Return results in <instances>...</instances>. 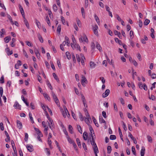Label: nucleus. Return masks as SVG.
<instances>
[{"label":"nucleus","instance_id":"052dcab7","mask_svg":"<svg viewBox=\"0 0 156 156\" xmlns=\"http://www.w3.org/2000/svg\"><path fill=\"white\" fill-rule=\"evenodd\" d=\"M100 79L101 81L104 84L105 83V80L103 77H100Z\"/></svg>","mask_w":156,"mask_h":156},{"label":"nucleus","instance_id":"a878e982","mask_svg":"<svg viewBox=\"0 0 156 156\" xmlns=\"http://www.w3.org/2000/svg\"><path fill=\"white\" fill-rule=\"evenodd\" d=\"M35 23L39 28H40L41 27V24L40 22L37 20L36 19L35 20Z\"/></svg>","mask_w":156,"mask_h":156},{"label":"nucleus","instance_id":"b1692460","mask_svg":"<svg viewBox=\"0 0 156 156\" xmlns=\"http://www.w3.org/2000/svg\"><path fill=\"white\" fill-rule=\"evenodd\" d=\"M90 65L91 68H94L96 66L95 64L92 62H90Z\"/></svg>","mask_w":156,"mask_h":156},{"label":"nucleus","instance_id":"1a4fd4ad","mask_svg":"<svg viewBox=\"0 0 156 156\" xmlns=\"http://www.w3.org/2000/svg\"><path fill=\"white\" fill-rule=\"evenodd\" d=\"M37 139L39 141L41 142H42L41 139L40 138L41 137H43V134L41 133V132H39V133H37Z\"/></svg>","mask_w":156,"mask_h":156},{"label":"nucleus","instance_id":"c756f323","mask_svg":"<svg viewBox=\"0 0 156 156\" xmlns=\"http://www.w3.org/2000/svg\"><path fill=\"white\" fill-rule=\"evenodd\" d=\"M7 17L8 18V19L9 20L11 23L12 25L14 24V22L12 20V18H11V16H10L9 15H8Z\"/></svg>","mask_w":156,"mask_h":156},{"label":"nucleus","instance_id":"f03ea898","mask_svg":"<svg viewBox=\"0 0 156 156\" xmlns=\"http://www.w3.org/2000/svg\"><path fill=\"white\" fill-rule=\"evenodd\" d=\"M138 85L139 88L141 89H144L145 90H147V88L146 84H143L141 82H139L138 83Z\"/></svg>","mask_w":156,"mask_h":156},{"label":"nucleus","instance_id":"338daca9","mask_svg":"<svg viewBox=\"0 0 156 156\" xmlns=\"http://www.w3.org/2000/svg\"><path fill=\"white\" fill-rule=\"evenodd\" d=\"M113 105L115 110L117 112L118 111V109L116 104L115 103H114Z\"/></svg>","mask_w":156,"mask_h":156},{"label":"nucleus","instance_id":"6ab92c4d","mask_svg":"<svg viewBox=\"0 0 156 156\" xmlns=\"http://www.w3.org/2000/svg\"><path fill=\"white\" fill-rule=\"evenodd\" d=\"M90 121H91V119L90 117L86 118L85 119V122L87 125H89Z\"/></svg>","mask_w":156,"mask_h":156},{"label":"nucleus","instance_id":"5701e85b","mask_svg":"<svg viewBox=\"0 0 156 156\" xmlns=\"http://www.w3.org/2000/svg\"><path fill=\"white\" fill-rule=\"evenodd\" d=\"M21 98L23 102L26 104L27 106H29V103L27 102V101L24 98L23 95L21 96Z\"/></svg>","mask_w":156,"mask_h":156},{"label":"nucleus","instance_id":"9b49d317","mask_svg":"<svg viewBox=\"0 0 156 156\" xmlns=\"http://www.w3.org/2000/svg\"><path fill=\"white\" fill-rule=\"evenodd\" d=\"M93 150L95 154H97L99 152V151L96 144H95V145H93Z\"/></svg>","mask_w":156,"mask_h":156},{"label":"nucleus","instance_id":"412c9836","mask_svg":"<svg viewBox=\"0 0 156 156\" xmlns=\"http://www.w3.org/2000/svg\"><path fill=\"white\" fill-rule=\"evenodd\" d=\"M88 136V134L87 132H84L83 133V137L84 140H87Z\"/></svg>","mask_w":156,"mask_h":156},{"label":"nucleus","instance_id":"cd10ccee","mask_svg":"<svg viewBox=\"0 0 156 156\" xmlns=\"http://www.w3.org/2000/svg\"><path fill=\"white\" fill-rule=\"evenodd\" d=\"M37 36L40 41L41 43H43V40L41 34H37Z\"/></svg>","mask_w":156,"mask_h":156},{"label":"nucleus","instance_id":"864d4df0","mask_svg":"<svg viewBox=\"0 0 156 156\" xmlns=\"http://www.w3.org/2000/svg\"><path fill=\"white\" fill-rule=\"evenodd\" d=\"M147 138L149 142H152V139L151 137L149 136H147Z\"/></svg>","mask_w":156,"mask_h":156},{"label":"nucleus","instance_id":"aec40b11","mask_svg":"<svg viewBox=\"0 0 156 156\" xmlns=\"http://www.w3.org/2000/svg\"><path fill=\"white\" fill-rule=\"evenodd\" d=\"M11 40V37L10 36H7L4 38L5 42L6 43H8Z\"/></svg>","mask_w":156,"mask_h":156},{"label":"nucleus","instance_id":"ea45409f","mask_svg":"<svg viewBox=\"0 0 156 156\" xmlns=\"http://www.w3.org/2000/svg\"><path fill=\"white\" fill-rule=\"evenodd\" d=\"M53 75L54 78L57 80V82H58L59 81V80L58 78V77L57 76L55 73H53Z\"/></svg>","mask_w":156,"mask_h":156},{"label":"nucleus","instance_id":"bf43d9fd","mask_svg":"<svg viewBox=\"0 0 156 156\" xmlns=\"http://www.w3.org/2000/svg\"><path fill=\"white\" fill-rule=\"evenodd\" d=\"M88 0H85V2L84 6L86 8L88 7Z\"/></svg>","mask_w":156,"mask_h":156},{"label":"nucleus","instance_id":"9d476101","mask_svg":"<svg viewBox=\"0 0 156 156\" xmlns=\"http://www.w3.org/2000/svg\"><path fill=\"white\" fill-rule=\"evenodd\" d=\"M5 133L7 137L5 139V141L6 142H8L10 141V140L9 136L8 134V133L6 131H5Z\"/></svg>","mask_w":156,"mask_h":156},{"label":"nucleus","instance_id":"c9c22d12","mask_svg":"<svg viewBox=\"0 0 156 156\" xmlns=\"http://www.w3.org/2000/svg\"><path fill=\"white\" fill-rule=\"evenodd\" d=\"M92 119L93 120V122H94L95 125V126H96L98 127V124L97 122V120H96V119H95V118L94 117H93Z\"/></svg>","mask_w":156,"mask_h":156},{"label":"nucleus","instance_id":"8fccbe9b","mask_svg":"<svg viewBox=\"0 0 156 156\" xmlns=\"http://www.w3.org/2000/svg\"><path fill=\"white\" fill-rule=\"evenodd\" d=\"M150 21L148 19L145 20L144 22V25H147L150 23Z\"/></svg>","mask_w":156,"mask_h":156},{"label":"nucleus","instance_id":"39448f33","mask_svg":"<svg viewBox=\"0 0 156 156\" xmlns=\"http://www.w3.org/2000/svg\"><path fill=\"white\" fill-rule=\"evenodd\" d=\"M26 147L27 150L30 152H32L34 151L33 147L31 144H27Z\"/></svg>","mask_w":156,"mask_h":156},{"label":"nucleus","instance_id":"f704fd0d","mask_svg":"<svg viewBox=\"0 0 156 156\" xmlns=\"http://www.w3.org/2000/svg\"><path fill=\"white\" fill-rule=\"evenodd\" d=\"M129 35H130V39H133L134 37L133 33V31L131 30L130 31Z\"/></svg>","mask_w":156,"mask_h":156},{"label":"nucleus","instance_id":"2f4dec72","mask_svg":"<svg viewBox=\"0 0 156 156\" xmlns=\"http://www.w3.org/2000/svg\"><path fill=\"white\" fill-rule=\"evenodd\" d=\"M76 141L77 144L79 146V147H80V148L81 147V143L80 142V140L79 139V138H77L76 139Z\"/></svg>","mask_w":156,"mask_h":156},{"label":"nucleus","instance_id":"7c9ffc66","mask_svg":"<svg viewBox=\"0 0 156 156\" xmlns=\"http://www.w3.org/2000/svg\"><path fill=\"white\" fill-rule=\"evenodd\" d=\"M29 116L30 119V121L32 123H34V121L33 120V118L32 117V115L30 112L29 114Z\"/></svg>","mask_w":156,"mask_h":156},{"label":"nucleus","instance_id":"58836bf2","mask_svg":"<svg viewBox=\"0 0 156 156\" xmlns=\"http://www.w3.org/2000/svg\"><path fill=\"white\" fill-rule=\"evenodd\" d=\"M61 29V26L60 25H59L57 28V32L59 34L60 33Z\"/></svg>","mask_w":156,"mask_h":156},{"label":"nucleus","instance_id":"20e7f679","mask_svg":"<svg viewBox=\"0 0 156 156\" xmlns=\"http://www.w3.org/2000/svg\"><path fill=\"white\" fill-rule=\"evenodd\" d=\"M94 136L92 135H91V136H90V140L91 144L92 146L95 145V144H96L95 142L94 138Z\"/></svg>","mask_w":156,"mask_h":156},{"label":"nucleus","instance_id":"72a5a7b5","mask_svg":"<svg viewBox=\"0 0 156 156\" xmlns=\"http://www.w3.org/2000/svg\"><path fill=\"white\" fill-rule=\"evenodd\" d=\"M45 151L46 153L47 154L48 156H49L50 154V152L48 148H46Z\"/></svg>","mask_w":156,"mask_h":156},{"label":"nucleus","instance_id":"680f3d73","mask_svg":"<svg viewBox=\"0 0 156 156\" xmlns=\"http://www.w3.org/2000/svg\"><path fill=\"white\" fill-rule=\"evenodd\" d=\"M139 25L140 27H141L143 26L142 22L141 20H139Z\"/></svg>","mask_w":156,"mask_h":156},{"label":"nucleus","instance_id":"603ef678","mask_svg":"<svg viewBox=\"0 0 156 156\" xmlns=\"http://www.w3.org/2000/svg\"><path fill=\"white\" fill-rule=\"evenodd\" d=\"M132 152L133 154L134 155H136V153L135 150V147H133V146L132 147Z\"/></svg>","mask_w":156,"mask_h":156},{"label":"nucleus","instance_id":"79ce46f5","mask_svg":"<svg viewBox=\"0 0 156 156\" xmlns=\"http://www.w3.org/2000/svg\"><path fill=\"white\" fill-rule=\"evenodd\" d=\"M66 55L68 59H70L71 58V57L69 52H66Z\"/></svg>","mask_w":156,"mask_h":156},{"label":"nucleus","instance_id":"49530a36","mask_svg":"<svg viewBox=\"0 0 156 156\" xmlns=\"http://www.w3.org/2000/svg\"><path fill=\"white\" fill-rule=\"evenodd\" d=\"M115 16L118 21L121 22L122 20L118 14H115Z\"/></svg>","mask_w":156,"mask_h":156},{"label":"nucleus","instance_id":"0eeeda50","mask_svg":"<svg viewBox=\"0 0 156 156\" xmlns=\"http://www.w3.org/2000/svg\"><path fill=\"white\" fill-rule=\"evenodd\" d=\"M98 28V27L97 25H95L93 27V30L94 31V34L97 35L98 36V31L97 30Z\"/></svg>","mask_w":156,"mask_h":156},{"label":"nucleus","instance_id":"f257e3e1","mask_svg":"<svg viewBox=\"0 0 156 156\" xmlns=\"http://www.w3.org/2000/svg\"><path fill=\"white\" fill-rule=\"evenodd\" d=\"M79 39L80 42H83V43H87L88 42L87 37L85 34H84L82 36H81Z\"/></svg>","mask_w":156,"mask_h":156},{"label":"nucleus","instance_id":"c85d7f7f","mask_svg":"<svg viewBox=\"0 0 156 156\" xmlns=\"http://www.w3.org/2000/svg\"><path fill=\"white\" fill-rule=\"evenodd\" d=\"M115 41L116 42L118 43L120 45H121L122 44L121 41L119 40L118 38H115Z\"/></svg>","mask_w":156,"mask_h":156},{"label":"nucleus","instance_id":"4468645a","mask_svg":"<svg viewBox=\"0 0 156 156\" xmlns=\"http://www.w3.org/2000/svg\"><path fill=\"white\" fill-rule=\"evenodd\" d=\"M5 51L8 55H10L12 54V51H10V50L8 47L6 48Z\"/></svg>","mask_w":156,"mask_h":156},{"label":"nucleus","instance_id":"ddd939ff","mask_svg":"<svg viewBox=\"0 0 156 156\" xmlns=\"http://www.w3.org/2000/svg\"><path fill=\"white\" fill-rule=\"evenodd\" d=\"M96 47L97 48L99 51L100 52L102 51V48L100 44L98 43V42H96Z\"/></svg>","mask_w":156,"mask_h":156},{"label":"nucleus","instance_id":"0e129e2a","mask_svg":"<svg viewBox=\"0 0 156 156\" xmlns=\"http://www.w3.org/2000/svg\"><path fill=\"white\" fill-rule=\"evenodd\" d=\"M23 54L24 55V56L27 58H28V56L26 52V51L24 50L23 49Z\"/></svg>","mask_w":156,"mask_h":156},{"label":"nucleus","instance_id":"bb28decb","mask_svg":"<svg viewBox=\"0 0 156 156\" xmlns=\"http://www.w3.org/2000/svg\"><path fill=\"white\" fill-rule=\"evenodd\" d=\"M68 128H69V132H70V133L71 134L73 133V128L72 126L70 125H69V127H68Z\"/></svg>","mask_w":156,"mask_h":156},{"label":"nucleus","instance_id":"a211bd4d","mask_svg":"<svg viewBox=\"0 0 156 156\" xmlns=\"http://www.w3.org/2000/svg\"><path fill=\"white\" fill-rule=\"evenodd\" d=\"M145 151V148L144 147H142L140 151V155L141 156H144V152Z\"/></svg>","mask_w":156,"mask_h":156},{"label":"nucleus","instance_id":"f3484780","mask_svg":"<svg viewBox=\"0 0 156 156\" xmlns=\"http://www.w3.org/2000/svg\"><path fill=\"white\" fill-rule=\"evenodd\" d=\"M66 42L65 41H64L63 42L62 44H61L60 45V48L61 49L62 51H64V46H65L66 44Z\"/></svg>","mask_w":156,"mask_h":156},{"label":"nucleus","instance_id":"4c0bfd02","mask_svg":"<svg viewBox=\"0 0 156 156\" xmlns=\"http://www.w3.org/2000/svg\"><path fill=\"white\" fill-rule=\"evenodd\" d=\"M77 128L78 130V131L80 133H82V130L81 127L79 125H77Z\"/></svg>","mask_w":156,"mask_h":156},{"label":"nucleus","instance_id":"de8ad7c7","mask_svg":"<svg viewBox=\"0 0 156 156\" xmlns=\"http://www.w3.org/2000/svg\"><path fill=\"white\" fill-rule=\"evenodd\" d=\"M0 82L1 83H3L4 82V77L3 76H2L0 79Z\"/></svg>","mask_w":156,"mask_h":156},{"label":"nucleus","instance_id":"393cba45","mask_svg":"<svg viewBox=\"0 0 156 156\" xmlns=\"http://www.w3.org/2000/svg\"><path fill=\"white\" fill-rule=\"evenodd\" d=\"M66 138L68 141V142L71 144H72L74 142V141L73 140L69 137V136H66Z\"/></svg>","mask_w":156,"mask_h":156},{"label":"nucleus","instance_id":"6e6d98bb","mask_svg":"<svg viewBox=\"0 0 156 156\" xmlns=\"http://www.w3.org/2000/svg\"><path fill=\"white\" fill-rule=\"evenodd\" d=\"M53 8L55 12H56L57 10V7L55 4H54L53 6Z\"/></svg>","mask_w":156,"mask_h":156},{"label":"nucleus","instance_id":"f8f14e48","mask_svg":"<svg viewBox=\"0 0 156 156\" xmlns=\"http://www.w3.org/2000/svg\"><path fill=\"white\" fill-rule=\"evenodd\" d=\"M17 125L18 128L19 129H21L22 128V125L21 122L19 120L17 121Z\"/></svg>","mask_w":156,"mask_h":156},{"label":"nucleus","instance_id":"c03bdc74","mask_svg":"<svg viewBox=\"0 0 156 156\" xmlns=\"http://www.w3.org/2000/svg\"><path fill=\"white\" fill-rule=\"evenodd\" d=\"M48 15L50 17V18H51L52 17V13L51 11V10L50 9H49L48 10Z\"/></svg>","mask_w":156,"mask_h":156},{"label":"nucleus","instance_id":"e433bc0d","mask_svg":"<svg viewBox=\"0 0 156 156\" xmlns=\"http://www.w3.org/2000/svg\"><path fill=\"white\" fill-rule=\"evenodd\" d=\"M81 13L83 17L84 18H85V11L84 9L82 7L81 8Z\"/></svg>","mask_w":156,"mask_h":156},{"label":"nucleus","instance_id":"5fc2aeb1","mask_svg":"<svg viewBox=\"0 0 156 156\" xmlns=\"http://www.w3.org/2000/svg\"><path fill=\"white\" fill-rule=\"evenodd\" d=\"M76 57L77 59V61L79 62H80L81 60V58L80 57L79 55L78 54L76 55Z\"/></svg>","mask_w":156,"mask_h":156},{"label":"nucleus","instance_id":"774afa93","mask_svg":"<svg viewBox=\"0 0 156 156\" xmlns=\"http://www.w3.org/2000/svg\"><path fill=\"white\" fill-rule=\"evenodd\" d=\"M152 79H154L156 78V74L155 73H153L151 76Z\"/></svg>","mask_w":156,"mask_h":156},{"label":"nucleus","instance_id":"473e14b6","mask_svg":"<svg viewBox=\"0 0 156 156\" xmlns=\"http://www.w3.org/2000/svg\"><path fill=\"white\" fill-rule=\"evenodd\" d=\"M24 22L25 23V24L28 28H29V25L28 23L27 20L26 19H25L24 20Z\"/></svg>","mask_w":156,"mask_h":156},{"label":"nucleus","instance_id":"6e6552de","mask_svg":"<svg viewBox=\"0 0 156 156\" xmlns=\"http://www.w3.org/2000/svg\"><path fill=\"white\" fill-rule=\"evenodd\" d=\"M13 107L16 109H18L20 110L21 109V106L20 105L19 103L17 101H16Z\"/></svg>","mask_w":156,"mask_h":156},{"label":"nucleus","instance_id":"69168bd1","mask_svg":"<svg viewBox=\"0 0 156 156\" xmlns=\"http://www.w3.org/2000/svg\"><path fill=\"white\" fill-rule=\"evenodd\" d=\"M76 48L77 50H79L80 51V46L77 44H76Z\"/></svg>","mask_w":156,"mask_h":156},{"label":"nucleus","instance_id":"4d7b16f0","mask_svg":"<svg viewBox=\"0 0 156 156\" xmlns=\"http://www.w3.org/2000/svg\"><path fill=\"white\" fill-rule=\"evenodd\" d=\"M25 138L24 139L25 140L27 141L28 140V135L27 133H25Z\"/></svg>","mask_w":156,"mask_h":156},{"label":"nucleus","instance_id":"e2e57ef3","mask_svg":"<svg viewBox=\"0 0 156 156\" xmlns=\"http://www.w3.org/2000/svg\"><path fill=\"white\" fill-rule=\"evenodd\" d=\"M3 93V89L2 87H0V93L1 97L2 96V94Z\"/></svg>","mask_w":156,"mask_h":156},{"label":"nucleus","instance_id":"7ed1b4c3","mask_svg":"<svg viewBox=\"0 0 156 156\" xmlns=\"http://www.w3.org/2000/svg\"><path fill=\"white\" fill-rule=\"evenodd\" d=\"M82 79L81 80V83L82 85L84 87L86 86V84L87 83V80L85 77L83 76H82Z\"/></svg>","mask_w":156,"mask_h":156},{"label":"nucleus","instance_id":"dca6fc26","mask_svg":"<svg viewBox=\"0 0 156 156\" xmlns=\"http://www.w3.org/2000/svg\"><path fill=\"white\" fill-rule=\"evenodd\" d=\"M89 130L90 132V136H91V135L95 136L93 129L91 126L90 127Z\"/></svg>","mask_w":156,"mask_h":156},{"label":"nucleus","instance_id":"2eb2a0df","mask_svg":"<svg viewBox=\"0 0 156 156\" xmlns=\"http://www.w3.org/2000/svg\"><path fill=\"white\" fill-rule=\"evenodd\" d=\"M80 56H81V57H80L81 62V63H82V65L83 66L84 65V60H85V58L84 56L82 55H80Z\"/></svg>","mask_w":156,"mask_h":156},{"label":"nucleus","instance_id":"37998d69","mask_svg":"<svg viewBox=\"0 0 156 156\" xmlns=\"http://www.w3.org/2000/svg\"><path fill=\"white\" fill-rule=\"evenodd\" d=\"M114 33L116 35H117L119 37H120V36H121V33L116 30H115Z\"/></svg>","mask_w":156,"mask_h":156},{"label":"nucleus","instance_id":"4be33fe9","mask_svg":"<svg viewBox=\"0 0 156 156\" xmlns=\"http://www.w3.org/2000/svg\"><path fill=\"white\" fill-rule=\"evenodd\" d=\"M64 108L66 114V116H67L68 117H69L70 116V115L67 108L66 107H64Z\"/></svg>","mask_w":156,"mask_h":156},{"label":"nucleus","instance_id":"3c124183","mask_svg":"<svg viewBox=\"0 0 156 156\" xmlns=\"http://www.w3.org/2000/svg\"><path fill=\"white\" fill-rule=\"evenodd\" d=\"M116 138V136L114 135H111L110 137V139L111 140H115Z\"/></svg>","mask_w":156,"mask_h":156},{"label":"nucleus","instance_id":"09e8293b","mask_svg":"<svg viewBox=\"0 0 156 156\" xmlns=\"http://www.w3.org/2000/svg\"><path fill=\"white\" fill-rule=\"evenodd\" d=\"M111 151L112 149L111 147L110 146H108L107 147V151L108 153L110 154L111 153Z\"/></svg>","mask_w":156,"mask_h":156},{"label":"nucleus","instance_id":"a18cd8bd","mask_svg":"<svg viewBox=\"0 0 156 156\" xmlns=\"http://www.w3.org/2000/svg\"><path fill=\"white\" fill-rule=\"evenodd\" d=\"M94 18L97 23L99 24V23H100L99 20L98 16L96 15H94Z\"/></svg>","mask_w":156,"mask_h":156},{"label":"nucleus","instance_id":"a19ab883","mask_svg":"<svg viewBox=\"0 0 156 156\" xmlns=\"http://www.w3.org/2000/svg\"><path fill=\"white\" fill-rule=\"evenodd\" d=\"M79 118L81 121H83L84 120L82 114L80 112H79Z\"/></svg>","mask_w":156,"mask_h":156},{"label":"nucleus","instance_id":"13d9d810","mask_svg":"<svg viewBox=\"0 0 156 156\" xmlns=\"http://www.w3.org/2000/svg\"><path fill=\"white\" fill-rule=\"evenodd\" d=\"M85 115H86V118L90 117V115L88 113L87 110L86 109H85Z\"/></svg>","mask_w":156,"mask_h":156},{"label":"nucleus","instance_id":"423d86ee","mask_svg":"<svg viewBox=\"0 0 156 156\" xmlns=\"http://www.w3.org/2000/svg\"><path fill=\"white\" fill-rule=\"evenodd\" d=\"M110 90L108 89L106 90L105 92L102 94V97L105 98L107 97L109 94Z\"/></svg>","mask_w":156,"mask_h":156}]
</instances>
